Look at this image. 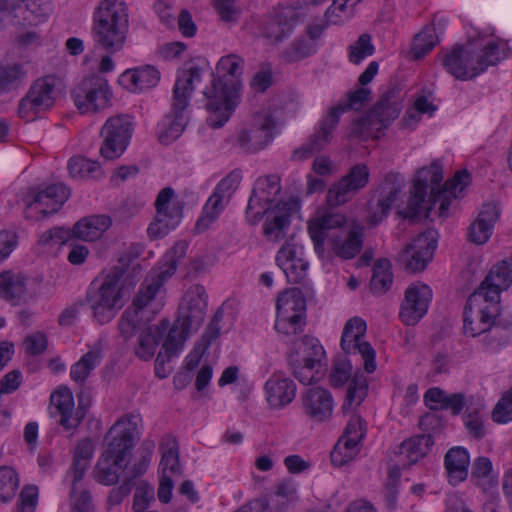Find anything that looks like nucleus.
<instances>
[{
    "label": "nucleus",
    "instance_id": "obj_37",
    "mask_svg": "<svg viewBox=\"0 0 512 512\" xmlns=\"http://www.w3.org/2000/svg\"><path fill=\"white\" fill-rule=\"evenodd\" d=\"M111 225L112 219L108 215H90L80 219L74 225L72 233L78 239L93 242L100 239Z\"/></svg>",
    "mask_w": 512,
    "mask_h": 512
},
{
    "label": "nucleus",
    "instance_id": "obj_59",
    "mask_svg": "<svg viewBox=\"0 0 512 512\" xmlns=\"http://www.w3.org/2000/svg\"><path fill=\"white\" fill-rule=\"evenodd\" d=\"M316 48L312 41L296 39L285 51L284 57L288 62L299 61L315 53Z\"/></svg>",
    "mask_w": 512,
    "mask_h": 512
},
{
    "label": "nucleus",
    "instance_id": "obj_25",
    "mask_svg": "<svg viewBox=\"0 0 512 512\" xmlns=\"http://www.w3.org/2000/svg\"><path fill=\"white\" fill-rule=\"evenodd\" d=\"M52 411L58 417V424L66 431H74L84 418L81 407L75 408L74 397L70 389L60 387L50 397Z\"/></svg>",
    "mask_w": 512,
    "mask_h": 512
},
{
    "label": "nucleus",
    "instance_id": "obj_26",
    "mask_svg": "<svg viewBox=\"0 0 512 512\" xmlns=\"http://www.w3.org/2000/svg\"><path fill=\"white\" fill-rule=\"evenodd\" d=\"M343 110L344 109L341 107L332 108L321 122L319 130L312 135L306 143L293 152L292 159L295 161H303L323 149L324 146L330 142L332 132L337 127Z\"/></svg>",
    "mask_w": 512,
    "mask_h": 512
},
{
    "label": "nucleus",
    "instance_id": "obj_35",
    "mask_svg": "<svg viewBox=\"0 0 512 512\" xmlns=\"http://www.w3.org/2000/svg\"><path fill=\"white\" fill-rule=\"evenodd\" d=\"M160 80L159 71L150 65L128 69L120 76V83L129 91L136 92L152 88Z\"/></svg>",
    "mask_w": 512,
    "mask_h": 512
},
{
    "label": "nucleus",
    "instance_id": "obj_41",
    "mask_svg": "<svg viewBox=\"0 0 512 512\" xmlns=\"http://www.w3.org/2000/svg\"><path fill=\"white\" fill-rule=\"evenodd\" d=\"M471 479L483 493H493L498 490V476L493 471L492 462L486 457L475 460Z\"/></svg>",
    "mask_w": 512,
    "mask_h": 512
},
{
    "label": "nucleus",
    "instance_id": "obj_51",
    "mask_svg": "<svg viewBox=\"0 0 512 512\" xmlns=\"http://www.w3.org/2000/svg\"><path fill=\"white\" fill-rule=\"evenodd\" d=\"M360 449L361 445L340 437L331 451V462L337 467L344 466L358 455Z\"/></svg>",
    "mask_w": 512,
    "mask_h": 512
},
{
    "label": "nucleus",
    "instance_id": "obj_60",
    "mask_svg": "<svg viewBox=\"0 0 512 512\" xmlns=\"http://www.w3.org/2000/svg\"><path fill=\"white\" fill-rule=\"evenodd\" d=\"M374 53V46L371 43V37L368 34H362L350 46L349 59L354 64H359L363 59Z\"/></svg>",
    "mask_w": 512,
    "mask_h": 512
},
{
    "label": "nucleus",
    "instance_id": "obj_20",
    "mask_svg": "<svg viewBox=\"0 0 512 512\" xmlns=\"http://www.w3.org/2000/svg\"><path fill=\"white\" fill-rule=\"evenodd\" d=\"M174 191L171 188L162 189L155 201L156 217L148 227L152 238L163 237L174 229L182 218L181 208L173 202Z\"/></svg>",
    "mask_w": 512,
    "mask_h": 512
},
{
    "label": "nucleus",
    "instance_id": "obj_7",
    "mask_svg": "<svg viewBox=\"0 0 512 512\" xmlns=\"http://www.w3.org/2000/svg\"><path fill=\"white\" fill-rule=\"evenodd\" d=\"M129 8L123 0H99L92 13L91 35L107 53L121 51L127 42Z\"/></svg>",
    "mask_w": 512,
    "mask_h": 512
},
{
    "label": "nucleus",
    "instance_id": "obj_23",
    "mask_svg": "<svg viewBox=\"0 0 512 512\" xmlns=\"http://www.w3.org/2000/svg\"><path fill=\"white\" fill-rule=\"evenodd\" d=\"M432 299V290L424 283H414L405 291L400 318L405 325H415L427 313Z\"/></svg>",
    "mask_w": 512,
    "mask_h": 512
},
{
    "label": "nucleus",
    "instance_id": "obj_45",
    "mask_svg": "<svg viewBox=\"0 0 512 512\" xmlns=\"http://www.w3.org/2000/svg\"><path fill=\"white\" fill-rule=\"evenodd\" d=\"M368 383L366 377L359 371H356L351 378L346 399L343 404V410H355L366 398Z\"/></svg>",
    "mask_w": 512,
    "mask_h": 512
},
{
    "label": "nucleus",
    "instance_id": "obj_24",
    "mask_svg": "<svg viewBox=\"0 0 512 512\" xmlns=\"http://www.w3.org/2000/svg\"><path fill=\"white\" fill-rule=\"evenodd\" d=\"M303 413L313 422L328 421L333 414L334 398L331 392L323 387H310L301 394Z\"/></svg>",
    "mask_w": 512,
    "mask_h": 512
},
{
    "label": "nucleus",
    "instance_id": "obj_19",
    "mask_svg": "<svg viewBox=\"0 0 512 512\" xmlns=\"http://www.w3.org/2000/svg\"><path fill=\"white\" fill-rule=\"evenodd\" d=\"M208 295L204 286L193 284L184 292L178 307L177 320L187 329L196 331L202 326L206 317Z\"/></svg>",
    "mask_w": 512,
    "mask_h": 512
},
{
    "label": "nucleus",
    "instance_id": "obj_29",
    "mask_svg": "<svg viewBox=\"0 0 512 512\" xmlns=\"http://www.w3.org/2000/svg\"><path fill=\"white\" fill-rule=\"evenodd\" d=\"M265 397L270 408L279 409L291 403L296 396V385L282 374H273L264 386Z\"/></svg>",
    "mask_w": 512,
    "mask_h": 512
},
{
    "label": "nucleus",
    "instance_id": "obj_6",
    "mask_svg": "<svg viewBox=\"0 0 512 512\" xmlns=\"http://www.w3.org/2000/svg\"><path fill=\"white\" fill-rule=\"evenodd\" d=\"M137 416H124L117 420L108 431L106 449L99 458L94 477L100 484L110 486L118 482L121 472L128 464L131 449L139 437Z\"/></svg>",
    "mask_w": 512,
    "mask_h": 512
},
{
    "label": "nucleus",
    "instance_id": "obj_3",
    "mask_svg": "<svg viewBox=\"0 0 512 512\" xmlns=\"http://www.w3.org/2000/svg\"><path fill=\"white\" fill-rule=\"evenodd\" d=\"M308 232L319 257H324L326 241L342 259L354 258L362 247V227L340 213L316 211L308 221Z\"/></svg>",
    "mask_w": 512,
    "mask_h": 512
},
{
    "label": "nucleus",
    "instance_id": "obj_34",
    "mask_svg": "<svg viewBox=\"0 0 512 512\" xmlns=\"http://www.w3.org/2000/svg\"><path fill=\"white\" fill-rule=\"evenodd\" d=\"M434 440L430 434L419 435L403 441L395 451L400 457L399 464L410 466L423 458L431 449Z\"/></svg>",
    "mask_w": 512,
    "mask_h": 512
},
{
    "label": "nucleus",
    "instance_id": "obj_27",
    "mask_svg": "<svg viewBox=\"0 0 512 512\" xmlns=\"http://www.w3.org/2000/svg\"><path fill=\"white\" fill-rule=\"evenodd\" d=\"M399 112L400 108L397 103H391L387 99H382L365 118L359 121L358 125L361 129L357 130V132L367 135L372 134L374 131L379 132L381 129L386 128L391 121L395 120Z\"/></svg>",
    "mask_w": 512,
    "mask_h": 512
},
{
    "label": "nucleus",
    "instance_id": "obj_32",
    "mask_svg": "<svg viewBox=\"0 0 512 512\" xmlns=\"http://www.w3.org/2000/svg\"><path fill=\"white\" fill-rule=\"evenodd\" d=\"M512 284V256L506 257L496 263L483 280L478 290L490 294L496 293L500 300V293Z\"/></svg>",
    "mask_w": 512,
    "mask_h": 512
},
{
    "label": "nucleus",
    "instance_id": "obj_47",
    "mask_svg": "<svg viewBox=\"0 0 512 512\" xmlns=\"http://www.w3.org/2000/svg\"><path fill=\"white\" fill-rule=\"evenodd\" d=\"M438 43V37L434 25H427L413 40L411 55L414 59H421Z\"/></svg>",
    "mask_w": 512,
    "mask_h": 512
},
{
    "label": "nucleus",
    "instance_id": "obj_30",
    "mask_svg": "<svg viewBox=\"0 0 512 512\" xmlns=\"http://www.w3.org/2000/svg\"><path fill=\"white\" fill-rule=\"evenodd\" d=\"M499 217L500 209L495 203L484 204L469 227L468 239L477 245L485 244L490 239Z\"/></svg>",
    "mask_w": 512,
    "mask_h": 512
},
{
    "label": "nucleus",
    "instance_id": "obj_43",
    "mask_svg": "<svg viewBox=\"0 0 512 512\" xmlns=\"http://www.w3.org/2000/svg\"><path fill=\"white\" fill-rule=\"evenodd\" d=\"M277 316L306 315V301L302 292L292 288L281 293L277 299Z\"/></svg>",
    "mask_w": 512,
    "mask_h": 512
},
{
    "label": "nucleus",
    "instance_id": "obj_40",
    "mask_svg": "<svg viewBox=\"0 0 512 512\" xmlns=\"http://www.w3.org/2000/svg\"><path fill=\"white\" fill-rule=\"evenodd\" d=\"M469 462V454L463 448L456 447L447 452L445 467L450 483L456 485L467 478Z\"/></svg>",
    "mask_w": 512,
    "mask_h": 512
},
{
    "label": "nucleus",
    "instance_id": "obj_39",
    "mask_svg": "<svg viewBox=\"0 0 512 512\" xmlns=\"http://www.w3.org/2000/svg\"><path fill=\"white\" fill-rule=\"evenodd\" d=\"M160 449L162 458L160 461V471L162 476H179L181 467L179 463V445L177 440L171 435H165L161 440Z\"/></svg>",
    "mask_w": 512,
    "mask_h": 512
},
{
    "label": "nucleus",
    "instance_id": "obj_22",
    "mask_svg": "<svg viewBox=\"0 0 512 512\" xmlns=\"http://www.w3.org/2000/svg\"><path fill=\"white\" fill-rule=\"evenodd\" d=\"M369 170L365 164H357L338 182L331 185L327 192V202L339 206L349 201L369 182Z\"/></svg>",
    "mask_w": 512,
    "mask_h": 512
},
{
    "label": "nucleus",
    "instance_id": "obj_5",
    "mask_svg": "<svg viewBox=\"0 0 512 512\" xmlns=\"http://www.w3.org/2000/svg\"><path fill=\"white\" fill-rule=\"evenodd\" d=\"M507 44L500 39L479 37L464 46H455L445 53L441 62L446 71L458 80H470L507 55Z\"/></svg>",
    "mask_w": 512,
    "mask_h": 512
},
{
    "label": "nucleus",
    "instance_id": "obj_57",
    "mask_svg": "<svg viewBox=\"0 0 512 512\" xmlns=\"http://www.w3.org/2000/svg\"><path fill=\"white\" fill-rule=\"evenodd\" d=\"M81 480H72L71 505L76 512H90L93 509V502L90 493L79 487Z\"/></svg>",
    "mask_w": 512,
    "mask_h": 512
},
{
    "label": "nucleus",
    "instance_id": "obj_33",
    "mask_svg": "<svg viewBox=\"0 0 512 512\" xmlns=\"http://www.w3.org/2000/svg\"><path fill=\"white\" fill-rule=\"evenodd\" d=\"M103 359V342L98 339L87 345V351L71 366L70 377L77 383H84Z\"/></svg>",
    "mask_w": 512,
    "mask_h": 512
},
{
    "label": "nucleus",
    "instance_id": "obj_31",
    "mask_svg": "<svg viewBox=\"0 0 512 512\" xmlns=\"http://www.w3.org/2000/svg\"><path fill=\"white\" fill-rule=\"evenodd\" d=\"M163 326H165V330L161 341V351L168 359H171L181 353L187 338L191 333L196 332V330L187 329V327L180 324L177 319L172 325L168 320L163 319L158 323V327L162 328Z\"/></svg>",
    "mask_w": 512,
    "mask_h": 512
},
{
    "label": "nucleus",
    "instance_id": "obj_48",
    "mask_svg": "<svg viewBox=\"0 0 512 512\" xmlns=\"http://www.w3.org/2000/svg\"><path fill=\"white\" fill-rule=\"evenodd\" d=\"M295 23V13L290 9L284 10L268 25L267 36L280 41L291 33Z\"/></svg>",
    "mask_w": 512,
    "mask_h": 512
},
{
    "label": "nucleus",
    "instance_id": "obj_54",
    "mask_svg": "<svg viewBox=\"0 0 512 512\" xmlns=\"http://www.w3.org/2000/svg\"><path fill=\"white\" fill-rule=\"evenodd\" d=\"M306 315L276 316L275 329L285 336H292L303 331Z\"/></svg>",
    "mask_w": 512,
    "mask_h": 512
},
{
    "label": "nucleus",
    "instance_id": "obj_10",
    "mask_svg": "<svg viewBox=\"0 0 512 512\" xmlns=\"http://www.w3.org/2000/svg\"><path fill=\"white\" fill-rule=\"evenodd\" d=\"M325 351L315 338L304 336L293 345L289 364L294 377L305 385L317 382L323 374Z\"/></svg>",
    "mask_w": 512,
    "mask_h": 512
},
{
    "label": "nucleus",
    "instance_id": "obj_52",
    "mask_svg": "<svg viewBox=\"0 0 512 512\" xmlns=\"http://www.w3.org/2000/svg\"><path fill=\"white\" fill-rule=\"evenodd\" d=\"M483 334L484 336L481 340L482 349L490 354L500 352L510 340L509 332L496 325Z\"/></svg>",
    "mask_w": 512,
    "mask_h": 512
},
{
    "label": "nucleus",
    "instance_id": "obj_38",
    "mask_svg": "<svg viewBox=\"0 0 512 512\" xmlns=\"http://www.w3.org/2000/svg\"><path fill=\"white\" fill-rule=\"evenodd\" d=\"M165 326L158 327V324L148 326L140 331L137 342L134 346L135 355L143 360H151L158 348L159 343L163 339Z\"/></svg>",
    "mask_w": 512,
    "mask_h": 512
},
{
    "label": "nucleus",
    "instance_id": "obj_55",
    "mask_svg": "<svg viewBox=\"0 0 512 512\" xmlns=\"http://www.w3.org/2000/svg\"><path fill=\"white\" fill-rule=\"evenodd\" d=\"M354 15V8L346 0H334L326 9L325 17L329 24H341Z\"/></svg>",
    "mask_w": 512,
    "mask_h": 512
},
{
    "label": "nucleus",
    "instance_id": "obj_50",
    "mask_svg": "<svg viewBox=\"0 0 512 512\" xmlns=\"http://www.w3.org/2000/svg\"><path fill=\"white\" fill-rule=\"evenodd\" d=\"M393 275L391 272V264L387 259H379L373 267V275L371 279V289L374 293L383 294L391 286Z\"/></svg>",
    "mask_w": 512,
    "mask_h": 512
},
{
    "label": "nucleus",
    "instance_id": "obj_53",
    "mask_svg": "<svg viewBox=\"0 0 512 512\" xmlns=\"http://www.w3.org/2000/svg\"><path fill=\"white\" fill-rule=\"evenodd\" d=\"M142 320L141 314L135 308H126L118 320V331L121 337L128 341L139 329Z\"/></svg>",
    "mask_w": 512,
    "mask_h": 512
},
{
    "label": "nucleus",
    "instance_id": "obj_18",
    "mask_svg": "<svg viewBox=\"0 0 512 512\" xmlns=\"http://www.w3.org/2000/svg\"><path fill=\"white\" fill-rule=\"evenodd\" d=\"M437 247L436 233L427 230L420 233L398 255V262L411 273L423 271L431 261Z\"/></svg>",
    "mask_w": 512,
    "mask_h": 512
},
{
    "label": "nucleus",
    "instance_id": "obj_42",
    "mask_svg": "<svg viewBox=\"0 0 512 512\" xmlns=\"http://www.w3.org/2000/svg\"><path fill=\"white\" fill-rule=\"evenodd\" d=\"M26 279L18 272L4 271L0 273V297L7 301H18L26 289Z\"/></svg>",
    "mask_w": 512,
    "mask_h": 512
},
{
    "label": "nucleus",
    "instance_id": "obj_9",
    "mask_svg": "<svg viewBox=\"0 0 512 512\" xmlns=\"http://www.w3.org/2000/svg\"><path fill=\"white\" fill-rule=\"evenodd\" d=\"M201 79L202 70L198 67H190L179 73L173 89L171 111L158 124V139L162 144L172 143L184 131L187 124L186 109Z\"/></svg>",
    "mask_w": 512,
    "mask_h": 512
},
{
    "label": "nucleus",
    "instance_id": "obj_15",
    "mask_svg": "<svg viewBox=\"0 0 512 512\" xmlns=\"http://www.w3.org/2000/svg\"><path fill=\"white\" fill-rule=\"evenodd\" d=\"M366 322L353 317L344 326L341 337V348L347 354H359L363 360L364 370L373 373L376 370V352L369 342L365 340Z\"/></svg>",
    "mask_w": 512,
    "mask_h": 512
},
{
    "label": "nucleus",
    "instance_id": "obj_63",
    "mask_svg": "<svg viewBox=\"0 0 512 512\" xmlns=\"http://www.w3.org/2000/svg\"><path fill=\"white\" fill-rule=\"evenodd\" d=\"M240 181V172L232 171L217 184L214 193L229 202L232 195L238 188Z\"/></svg>",
    "mask_w": 512,
    "mask_h": 512
},
{
    "label": "nucleus",
    "instance_id": "obj_28",
    "mask_svg": "<svg viewBox=\"0 0 512 512\" xmlns=\"http://www.w3.org/2000/svg\"><path fill=\"white\" fill-rule=\"evenodd\" d=\"M302 249L292 244H285L278 251L276 262L291 283L302 281L308 269V262L301 257Z\"/></svg>",
    "mask_w": 512,
    "mask_h": 512
},
{
    "label": "nucleus",
    "instance_id": "obj_8",
    "mask_svg": "<svg viewBox=\"0 0 512 512\" xmlns=\"http://www.w3.org/2000/svg\"><path fill=\"white\" fill-rule=\"evenodd\" d=\"M134 286L132 279L125 276L123 267H112L100 284L87 292L86 300L94 320L101 325L111 322L129 299Z\"/></svg>",
    "mask_w": 512,
    "mask_h": 512
},
{
    "label": "nucleus",
    "instance_id": "obj_61",
    "mask_svg": "<svg viewBox=\"0 0 512 512\" xmlns=\"http://www.w3.org/2000/svg\"><path fill=\"white\" fill-rule=\"evenodd\" d=\"M155 450V442L153 440L146 439L142 442L141 446L138 449L139 459L136 460L132 467L133 476H138L143 474L152 459L153 453Z\"/></svg>",
    "mask_w": 512,
    "mask_h": 512
},
{
    "label": "nucleus",
    "instance_id": "obj_11",
    "mask_svg": "<svg viewBox=\"0 0 512 512\" xmlns=\"http://www.w3.org/2000/svg\"><path fill=\"white\" fill-rule=\"evenodd\" d=\"M500 312V300L496 293L489 295L476 290L467 300L463 314L464 334L476 337L495 325V319Z\"/></svg>",
    "mask_w": 512,
    "mask_h": 512
},
{
    "label": "nucleus",
    "instance_id": "obj_17",
    "mask_svg": "<svg viewBox=\"0 0 512 512\" xmlns=\"http://www.w3.org/2000/svg\"><path fill=\"white\" fill-rule=\"evenodd\" d=\"M274 129L275 121L271 114L267 112L257 114L239 131L236 144L245 152H258L271 143Z\"/></svg>",
    "mask_w": 512,
    "mask_h": 512
},
{
    "label": "nucleus",
    "instance_id": "obj_56",
    "mask_svg": "<svg viewBox=\"0 0 512 512\" xmlns=\"http://www.w3.org/2000/svg\"><path fill=\"white\" fill-rule=\"evenodd\" d=\"M26 71L22 64L14 63L0 68V87L8 89L24 81Z\"/></svg>",
    "mask_w": 512,
    "mask_h": 512
},
{
    "label": "nucleus",
    "instance_id": "obj_2",
    "mask_svg": "<svg viewBox=\"0 0 512 512\" xmlns=\"http://www.w3.org/2000/svg\"><path fill=\"white\" fill-rule=\"evenodd\" d=\"M280 191L281 185L278 176L268 175L258 178L246 209V215L253 224L259 222L266 215L264 235L267 240L272 242H277L284 237L290 217L300 211V201L295 197L278 201L277 196Z\"/></svg>",
    "mask_w": 512,
    "mask_h": 512
},
{
    "label": "nucleus",
    "instance_id": "obj_4",
    "mask_svg": "<svg viewBox=\"0 0 512 512\" xmlns=\"http://www.w3.org/2000/svg\"><path fill=\"white\" fill-rule=\"evenodd\" d=\"M243 69L244 60L236 54L223 56L218 61L216 76L203 92L208 112L206 122L210 127L220 128L231 117L238 103Z\"/></svg>",
    "mask_w": 512,
    "mask_h": 512
},
{
    "label": "nucleus",
    "instance_id": "obj_46",
    "mask_svg": "<svg viewBox=\"0 0 512 512\" xmlns=\"http://www.w3.org/2000/svg\"><path fill=\"white\" fill-rule=\"evenodd\" d=\"M228 203L229 202L227 200L213 192L203 208L202 216L196 222V230L198 232L205 231L213 222L218 219Z\"/></svg>",
    "mask_w": 512,
    "mask_h": 512
},
{
    "label": "nucleus",
    "instance_id": "obj_13",
    "mask_svg": "<svg viewBox=\"0 0 512 512\" xmlns=\"http://www.w3.org/2000/svg\"><path fill=\"white\" fill-rule=\"evenodd\" d=\"M68 188L62 184H52L43 190H31L24 197V217L38 221L56 213L69 198Z\"/></svg>",
    "mask_w": 512,
    "mask_h": 512
},
{
    "label": "nucleus",
    "instance_id": "obj_49",
    "mask_svg": "<svg viewBox=\"0 0 512 512\" xmlns=\"http://www.w3.org/2000/svg\"><path fill=\"white\" fill-rule=\"evenodd\" d=\"M94 446L91 440L83 439L77 444L74 456L72 475L75 480H82L86 469L89 466V461L92 458Z\"/></svg>",
    "mask_w": 512,
    "mask_h": 512
},
{
    "label": "nucleus",
    "instance_id": "obj_62",
    "mask_svg": "<svg viewBox=\"0 0 512 512\" xmlns=\"http://www.w3.org/2000/svg\"><path fill=\"white\" fill-rule=\"evenodd\" d=\"M352 376V365L347 360L336 361L331 369L329 381L332 387H342Z\"/></svg>",
    "mask_w": 512,
    "mask_h": 512
},
{
    "label": "nucleus",
    "instance_id": "obj_64",
    "mask_svg": "<svg viewBox=\"0 0 512 512\" xmlns=\"http://www.w3.org/2000/svg\"><path fill=\"white\" fill-rule=\"evenodd\" d=\"M365 435L366 425L364 420L358 415H353L348 421L345 431L341 437L362 445V440L364 439Z\"/></svg>",
    "mask_w": 512,
    "mask_h": 512
},
{
    "label": "nucleus",
    "instance_id": "obj_16",
    "mask_svg": "<svg viewBox=\"0 0 512 512\" xmlns=\"http://www.w3.org/2000/svg\"><path fill=\"white\" fill-rule=\"evenodd\" d=\"M133 125L129 116L117 115L107 119L101 130L103 143L100 155L106 160H114L125 151L132 135Z\"/></svg>",
    "mask_w": 512,
    "mask_h": 512
},
{
    "label": "nucleus",
    "instance_id": "obj_36",
    "mask_svg": "<svg viewBox=\"0 0 512 512\" xmlns=\"http://www.w3.org/2000/svg\"><path fill=\"white\" fill-rule=\"evenodd\" d=\"M403 188V179L394 173L386 175L384 182L380 186V196L378 199V208L380 215L375 213L372 217V223L377 224L385 217L392 206L395 204Z\"/></svg>",
    "mask_w": 512,
    "mask_h": 512
},
{
    "label": "nucleus",
    "instance_id": "obj_58",
    "mask_svg": "<svg viewBox=\"0 0 512 512\" xmlns=\"http://www.w3.org/2000/svg\"><path fill=\"white\" fill-rule=\"evenodd\" d=\"M464 425L469 435L475 439H480L485 435L483 413L479 408L471 409L467 407L464 416Z\"/></svg>",
    "mask_w": 512,
    "mask_h": 512
},
{
    "label": "nucleus",
    "instance_id": "obj_12",
    "mask_svg": "<svg viewBox=\"0 0 512 512\" xmlns=\"http://www.w3.org/2000/svg\"><path fill=\"white\" fill-rule=\"evenodd\" d=\"M60 91L61 81L58 77L47 75L38 78L19 102V117L26 122L35 120L41 113L53 108Z\"/></svg>",
    "mask_w": 512,
    "mask_h": 512
},
{
    "label": "nucleus",
    "instance_id": "obj_21",
    "mask_svg": "<svg viewBox=\"0 0 512 512\" xmlns=\"http://www.w3.org/2000/svg\"><path fill=\"white\" fill-rule=\"evenodd\" d=\"M175 273V265L172 264L169 269L160 271L157 275L150 276L141 284L133 302L129 308H135L139 314L144 310H149L156 314L164 306L162 296V285L166 279Z\"/></svg>",
    "mask_w": 512,
    "mask_h": 512
},
{
    "label": "nucleus",
    "instance_id": "obj_14",
    "mask_svg": "<svg viewBox=\"0 0 512 512\" xmlns=\"http://www.w3.org/2000/svg\"><path fill=\"white\" fill-rule=\"evenodd\" d=\"M112 90L106 79H85L72 92L74 104L81 114H93L111 105Z\"/></svg>",
    "mask_w": 512,
    "mask_h": 512
},
{
    "label": "nucleus",
    "instance_id": "obj_44",
    "mask_svg": "<svg viewBox=\"0 0 512 512\" xmlns=\"http://www.w3.org/2000/svg\"><path fill=\"white\" fill-rule=\"evenodd\" d=\"M68 171L75 179H98L103 171L97 161L82 156H74L68 162Z\"/></svg>",
    "mask_w": 512,
    "mask_h": 512
},
{
    "label": "nucleus",
    "instance_id": "obj_1",
    "mask_svg": "<svg viewBox=\"0 0 512 512\" xmlns=\"http://www.w3.org/2000/svg\"><path fill=\"white\" fill-rule=\"evenodd\" d=\"M443 179V168L439 162L422 168L417 173L408 198L407 207L402 212L405 218H425L437 207V215L446 217L452 200L468 185L469 174L459 171L446 181L443 189H437Z\"/></svg>",
    "mask_w": 512,
    "mask_h": 512
}]
</instances>
